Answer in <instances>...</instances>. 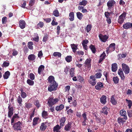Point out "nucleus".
<instances>
[{
  "label": "nucleus",
  "mask_w": 132,
  "mask_h": 132,
  "mask_svg": "<svg viewBox=\"0 0 132 132\" xmlns=\"http://www.w3.org/2000/svg\"><path fill=\"white\" fill-rule=\"evenodd\" d=\"M12 126L14 130L15 131H18L21 130L22 128V123L20 121L13 123Z\"/></svg>",
  "instance_id": "f257e3e1"
},
{
  "label": "nucleus",
  "mask_w": 132,
  "mask_h": 132,
  "mask_svg": "<svg viewBox=\"0 0 132 132\" xmlns=\"http://www.w3.org/2000/svg\"><path fill=\"white\" fill-rule=\"evenodd\" d=\"M92 60L90 58L87 59L84 63V66L87 70L89 71L90 69Z\"/></svg>",
  "instance_id": "f03ea898"
},
{
  "label": "nucleus",
  "mask_w": 132,
  "mask_h": 132,
  "mask_svg": "<svg viewBox=\"0 0 132 132\" xmlns=\"http://www.w3.org/2000/svg\"><path fill=\"white\" fill-rule=\"evenodd\" d=\"M127 13L126 12H124L119 17L118 21V22L120 24H121L123 22L125 19L126 18Z\"/></svg>",
  "instance_id": "7ed1b4c3"
},
{
  "label": "nucleus",
  "mask_w": 132,
  "mask_h": 132,
  "mask_svg": "<svg viewBox=\"0 0 132 132\" xmlns=\"http://www.w3.org/2000/svg\"><path fill=\"white\" fill-rule=\"evenodd\" d=\"M96 79V78H95V75H91L90 76L89 82L92 85L94 86L97 82Z\"/></svg>",
  "instance_id": "20e7f679"
},
{
  "label": "nucleus",
  "mask_w": 132,
  "mask_h": 132,
  "mask_svg": "<svg viewBox=\"0 0 132 132\" xmlns=\"http://www.w3.org/2000/svg\"><path fill=\"white\" fill-rule=\"evenodd\" d=\"M58 85V84L56 82L52 83V84H51L48 87V90L50 92H52L56 90Z\"/></svg>",
  "instance_id": "39448f33"
},
{
  "label": "nucleus",
  "mask_w": 132,
  "mask_h": 132,
  "mask_svg": "<svg viewBox=\"0 0 132 132\" xmlns=\"http://www.w3.org/2000/svg\"><path fill=\"white\" fill-rule=\"evenodd\" d=\"M98 36L100 40L102 42H105L109 38L108 36L106 35H103L101 34L99 35Z\"/></svg>",
  "instance_id": "423d86ee"
},
{
  "label": "nucleus",
  "mask_w": 132,
  "mask_h": 132,
  "mask_svg": "<svg viewBox=\"0 0 132 132\" xmlns=\"http://www.w3.org/2000/svg\"><path fill=\"white\" fill-rule=\"evenodd\" d=\"M122 69L125 74H128L129 72L130 69L128 65L125 63L122 64Z\"/></svg>",
  "instance_id": "0eeeda50"
},
{
  "label": "nucleus",
  "mask_w": 132,
  "mask_h": 132,
  "mask_svg": "<svg viewBox=\"0 0 132 132\" xmlns=\"http://www.w3.org/2000/svg\"><path fill=\"white\" fill-rule=\"evenodd\" d=\"M116 3L115 2L114 0H110L107 3V5L108 7V9L110 10L111 8H112Z\"/></svg>",
  "instance_id": "6e6552de"
},
{
  "label": "nucleus",
  "mask_w": 132,
  "mask_h": 132,
  "mask_svg": "<svg viewBox=\"0 0 132 132\" xmlns=\"http://www.w3.org/2000/svg\"><path fill=\"white\" fill-rule=\"evenodd\" d=\"M11 104H9L8 108L9 112L8 116L9 118H11L13 113V108L11 106Z\"/></svg>",
  "instance_id": "1a4fd4ad"
},
{
  "label": "nucleus",
  "mask_w": 132,
  "mask_h": 132,
  "mask_svg": "<svg viewBox=\"0 0 132 132\" xmlns=\"http://www.w3.org/2000/svg\"><path fill=\"white\" fill-rule=\"evenodd\" d=\"M123 27L124 29H127L131 28L132 29V23L130 22H127L123 25Z\"/></svg>",
  "instance_id": "9d476101"
},
{
  "label": "nucleus",
  "mask_w": 132,
  "mask_h": 132,
  "mask_svg": "<svg viewBox=\"0 0 132 132\" xmlns=\"http://www.w3.org/2000/svg\"><path fill=\"white\" fill-rule=\"evenodd\" d=\"M118 74L120 77L121 79L124 80L125 79V76L123 72L121 69H120L118 71Z\"/></svg>",
  "instance_id": "9b49d317"
},
{
  "label": "nucleus",
  "mask_w": 132,
  "mask_h": 132,
  "mask_svg": "<svg viewBox=\"0 0 132 132\" xmlns=\"http://www.w3.org/2000/svg\"><path fill=\"white\" fill-rule=\"evenodd\" d=\"M120 114V116H123L124 117V119L125 120H127V115L126 112L124 110H122L120 111L119 112Z\"/></svg>",
  "instance_id": "f8f14e48"
},
{
  "label": "nucleus",
  "mask_w": 132,
  "mask_h": 132,
  "mask_svg": "<svg viewBox=\"0 0 132 132\" xmlns=\"http://www.w3.org/2000/svg\"><path fill=\"white\" fill-rule=\"evenodd\" d=\"M116 44L114 43H112L109 45V47H108V49L110 50V52L114 51L115 49Z\"/></svg>",
  "instance_id": "ddd939ff"
},
{
  "label": "nucleus",
  "mask_w": 132,
  "mask_h": 132,
  "mask_svg": "<svg viewBox=\"0 0 132 132\" xmlns=\"http://www.w3.org/2000/svg\"><path fill=\"white\" fill-rule=\"evenodd\" d=\"M103 84L101 82H98L95 86V88L97 90H99L103 87Z\"/></svg>",
  "instance_id": "4468645a"
},
{
  "label": "nucleus",
  "mask_w": 132,
  "mask_h": 132,
  "mask_svg": "<svg viewBox=\"0 0 132 132\" xmlns=\"http://www.w3.org/2000/svg\"><path fill=\"white\" fill-rule=\"evenodd\" d=\"M19 26L21 29L25 28L26 23L25 21L23 20H20L19 21Z\"/></svg>",
  "instance_id": "2eb2a0df"
},
{
  "label": "nucleus",
  "mask_w": 132,
  "mask_h": 132,
  "mask_svg": "<svg viewBox=\"0 0 132 132\" xmlns=\"http://www.w3.org/2000/svg\"><path fill=\"white\" fill-rule=\"evenodd\" d=\"M71 128V122H68L67 124H66L64 127V130L66 131H69Z\"/></svg>",
  "instance_id": "dca6fc26"
},
{
  "label": "nucleus",
  "mask_w": 132,
  "mask_h": 132,
  "mask_svg": "<svg viewBox=\"0 0 132 132\" xmlns=\"http://www.w3.org/2000/svg\"><path fill=\"white\" fill-rule=\"evenodd\" d=\"M71 46L72 50V51L75 53L76 52V50L78 49V45L77 44H71L70 45Z\"/></svg>",
  "instance_id": "f3484780"
},
{
  "label": "nucleus",
  "mask_w": 132,
  "mask_h": 132,
  "mask_svg": "<svg viewBox=\"0 0 132 132\" xmlns=\"http://www.w3.org/2000/svg\"><path fill=\"white\" fill-rule=\"evenodd\" d=\"M66 120L65 117H63L60 120V125L61 126H63L64 125V123Z\"/></svg>",
  "instance_id": "a211bd4d"
},
{
  "label": "nucleus",
  "mask_w": 132,
  "mask_h": 132,
  "mask_svg": "<svg viewBox=\"0 0 132 132\" xmlns=\"http://www.w3.org/2000/svg\"><path fill=\"white\" fill-rule=\"evenodd\" d=\"M124 119V117L123 118H121V117H119L117 119V121L118 122L120 125L122 124V125H123L124 123L125 122H126V121Z\"/></svg>",
  "instance_id": "6ab92c4d"
},
{
  "label": "nucleus",
  "mask_w": 132,
  "mask_h": 132,
  "mask_svg": "<svg viewBox=\"0 0 132 132\" xmlns=\"http://www.w3.org/2000/svg\"><path fill=\"white\" fill-rule=\"evenodd\" d=\"M48 81L49 83L51 84L52 83H56V82L54 80V78L53 76H50L48 78Z\"/></svg>",
  "instance_id": "aec40b11"
},
{
  "label": "nucleus",
  "mask_w": 132,
  "mask_h": 132,
  "mask_svg": "<svg viewBox=\"0 0 132 132\" xmlns=\"http://www.w3.org/2000/svg\"><path fill=\"white\" fill-rule=\"evenodd\" d=\"M106 96L103 95L100 98L101 102L103 104H105L106 102Z\"/></svg>",
  "instance_id": "412c9836"
},
{
  "label": "nucleus",
  "mask_w": 132,
  "mask_h": 132,
  "mask_svg": "<svg viewBox=\"0 0 132 132\" xmlns=\"http://www.w3.org/2000/svg\"><path fill=\"white\" fill-rule=\"evenodd\" d=\"M108 108L106 106H104L102 109V113L104 114L107 115L108 113Z\"/></svg>",
  "instance_id": "4be33fe9"
},
{
  "label": "nucleus",
  "mask_w": 132,
  "mask_h": 132,
  "mask_svg": "<svg viewBox=\"0 0 132 132\" xmlns=\"http://www.w3.org/2000/svg\"><path fill=\"white\" fill-rule=\"evenodd\" d=\"M69 19L70 21H73L74 19V13L73 12H70L69 15Z\"/></svg>",
  "instance_id": "5701e85b"
},
{
  "label": "nucleus",
  "mask_w": 132,
  "mask_h": 132,
  "mask_svg": "<svg viewBox=\"0 0 132 132\" xmlns=\"http://www.w3.org/2000/svg\"><path fill=\"white\" fill-rule=\"evenodd\" d=\"M117 69V64L114 63L112 64V70L113 72L116 71Z\"/></svg>",
  "instance_id": "b1692460"
},
{
  "label": "nucleus",
  "mask_w": 132,
  "mask_h": 132,
  "mask_svg": "<svg viewBox=\"0 0 132 132\" xmlns=\"http://www.w3.org/2000/svg\"><path fill=\"white\" fill-rule=\"evenodd\" d=\"M44 66L43 65H41L38 68V73L39 74H41V72L43 71L44 69Z\"/></svg>",
  "instance_id": "393cba45"
},
{
  "label": "nucleus",
  "mask_w": 132,
  "mask_h": 132,
  "mask_svg": "<svg viewBox=\"0 0 132 132\" xmlns=\"http://www.w3.org/2000/svg\"><path fill=\"white\" fill-rule=\"evenodd\" d=\"M47 104L50 106H51L54 104L53 100V98H49Z\"/></svg>",
  "instance_id": "a878e982"
},
{
  "label": "nucleus",
  "mask_w": 132,
  "mask_h": 132,
  "mask_svg": "<svg viewBox=\"0 0 132 132\" xmlns=\"http://www.w3.org/2000/svg\"><path fill=\"white\" fill-rule=\"evenodd\" d=\"M77 17L78 19L81 20L82 19L83 17V15L80 12H78L76 13Z\"/></svg>",
  "instance_id": "bb28decb"
},
{
  "label": "nucleus",
  "mask_w": 132,
  "mask_h": 132,
  "mask_svg": "<svg viewBox=\"0 0 132 132\" xmlns=\"http://www.w3.org/2000/svg\"><path fill=\"white\" fill-rule=\"evenodd\" d=\"M61 126H59V125H57L53 128V131L54 132H56L59 131L61 128Z\"/></svg>",
  "instance_id": "cd10ccee"
},
{
  "label": "nucleus",
  "mask_w": 132,
  "mask_h": 132,
  "mask_svg": "<svg viewBox=\"0 0 132 132\" xmlns=\"http://www.w3.org/2000/svg\"><path fill=\"white\" fill-rule=\"evenodd\" d=\"M36 58L34 54H31L28 56V59L30 61L34 60Z\"/></svg>",
  "instance_id": "c85d7f7f"
},
{
  "label": "nucleus",
  "mask_w": 132,
  "mask_h": 132,
  "mask_svg": "<svg viewBox=\"0 0 132 132\" xmlns=\"http://www.w3.org/2000/svg\"><path fill=\"white\" fill-rule=\"evenodd\" d=\"M75 68H72L70 69V76L71 77H73L74 76L75 73H74Z\"/></svg>",
  "instance_id": "c756f323"
},
{
  "label": "nucleus",
  "mask_w": 132,
  "mask_h": 132,
  "mask_svg": "<svg viewBox=\"0 0 132 132\" xmlns=\"http://www.w3.org/2000/svg\"><path fill=\"white\" fill-rule=\"evenodd\" d=\"M64 108V105L63 104H61L59 106H57L55 108V109L57 111H59L62 110Z\"/></svg>",
  "instance_id": "7c9ffc66"
},
{
  "label": "nucleus",
  "mask_w": 132,
  "mask_h": 132,
  "mask_svg": "<svg viewBox=\"0 0 132 132\" xmlns=\"http://www.w3.org/2000/svg\"><path fill=\"white\" fill-rule=\"evenodd\" d=\"M110 102L114 105H115L117 104V102L114 98V95H113L111 99Z\"/></svg>",
  "instance_id": "2f4dec72"
},
{
  "label": "nucleus",
  "mask_w": 132,
  "mask_h": 132,
  "mask_svg": "<svg viewBox=\"0 0 132 132\" xmlns=\"http://www.w3.org/2000/svg\"><path fill=\"white\" fill-rule=\"evenodd\" d=\"M10 75V73L9 71H7L3 75V77L5 79H7Z\"/></svg>",
  "instance_id": "473e14b6"
},
{
  "label": "nucleus",
  "mask_w": 132,
  "mask_h": 132,
  "mask_svg": "<svg viewBox=\"0 0 132 132\" xmlns=\"http://www.w3.org/2000/svg\"><path fill=\"white\" fill-rule=\"evenodd\" d=\"M89 47L92 53H95L96 51V49L95 46L92 45H91Z\"/></svg>",
  "instance_id": "72a5a7b5"
},
{
  "label": "nucleus",
  "mask_w": 132,
  "mask_h": 132,
  "mask_svg": "<svg viewBox=\"0 0 132 132\" xmlns=\"http://www.w3.org/2000/svg\"><path fill=\"white\" fill-rule=\"evenodd\" d=\"M17 101L18 102L19 104V106H21L22 105L21 103L22 101V98L20 96H18L17 99Z\"/></svg>",
  "instance_id": "f704fd0d"
},
{
  "label": "nucleus",
  "mask_w": 132,
  "mask_h": 132,
  "mask_svg": "<svg viewBox=\"0 0 132 132\" xmlns=\"http://www.w3.org/2000/svg\"><path fill=\"white\" fill-rule=\"evenodd\" d=\"M33 44V42H29L28 43V46L29 49L30 50H32L33 49L32 45Z\"/></svg>",
  "instance_id": "c9c22d12"
},
{
  "label": "nucleus",
  "mask_w": 132,
  "mask_h": 132,
  "mask_svg": "<svg viewBox=\"0 0 132 132\" xmlns=\"http://www.w3.org/2000/svg\"><path fill=\"white\" fill-rule=\"evenodd\" d=\"M46 128V126L44 123H42L40 127V129L41 130H44Z\"/></svg>",
  "instance_id": "e433bc0d"
},
{
  "label": "nucleus",
  "mask_w": 132,
  "mask_h": 132,
  "mask_svg": "<svg viewBox=\"0 0 132 132\" xmlns=\"http://www.w3.org/2000/svg\"><path fill=\"white\" fill-rule=\"evenodd\" d=\"M53 15L56 17H57L59 16V13L57 10H55L53 12Z\"/></svg>",
  "instance_id": "4c0bfd02"
},
{
  "label": "nucleus",
  "mask_w": 132,
  "mask_h": 132,
  "mask_svg": "<svg viewBox=\"0 0 132 132\" xmlns=\"http://www.w3.org/2000/svg\"><path fill=\"white\" fill-rule=\"evenodd\" d=\"M92 25L91 24H89L87 25L86 28V31L87 32H89L92 28Z\"/></svg>",
  "instance_id": "58836bf2"
},
{
  "label": "nucleus",
  "mask_w": 132,
  "mask_h": 132,
  "mask_svg": "<svg viewBox=\"0 0 132 132\" xmlns=\"http://www.w3.org/2000/svg\"><path fill=\"white\" fill-rule=\"evenodd\" d=\"M65 60L68 62H69L72 60V56H68L65 58Z\"/></svg>",
  "instance_id": "ea45409f"
},
{
  "label": "nucleus",
  "mask_w": 132,
  "mask_h": 132,
  "mask_svg": "<svg viewBox=\"0 0 132 132\" xmlns=\"http://www.w3.org/2000/svg\"><path fill=\"white\" fill-rule=\"evenodd\" d=\"M126 101L127 102V104H128V106L129 108L130 109L131 107L132 106V101L130 100H128L127 99H126Z\"/></svg>",
  "instance_id": "a19ab883"
},
{
  "label": "nucleus",
  "mask_w": 132,
  "mask_h": 132,
  "mask_svg": "<svg viewBox=\"0 0 132 132\" xmlns=\"http://www.w3.org/2000/svg\"><path fill=\"white\" fill-rule=\"evenodd\" d=\"M113 80L115 84H117L119 82V79L117 76L113 77Z\"/></svg>",
  "instance_id": "79ce46f5"
},
{
  "label": "nucleus",
  "mask_w": 132,
  "mask_h": 132,
  "mask_svg": "<svg viewBox=\"0 0 132 132\" xmlns=\"http://www.w3.org/2000/svg\"><path fill=\"white\" fill-rule=\"evenodd\" d=\"M87 2L86 0H83L81 2H80L79 3V4L80 5L85 6L87 4Z\"/></svg>",
  "instance_id": "37998d69"
},
{
  "label": "nucleus",
  "mask_w": 132,
  "mask_h": 132,
  "mask_svg": "<svg viewBox=\"0 0 132 132\" xmlns=\"http://www.w3.org/2000/svg\"><path fill=\"white\" fill-rule=\"evenodd\" d=\"M38 120V118L36 117L33 120V125L35 126L36 125L37 123Z\"/></svg>",
  "instance_id": "c03bdc74"
},
{
  "label": "nucleus",
  "mask_w": 132,
  "mask_h": 132,
  "mask_svg": "<svg viewBox=\"0 0 132 132\" xmlns=\"http://www.w3.org/2000/svg\"><path fill=\"white\" fill-rule=\"evenodd\" d=\"M21 92V96L23 98H25L26 97V93L24 92L22 89L20 90Z\"/></svg>",
  "instance_id": "a18cd8bd"
},
{
  "label": "nucleus",
  "mask_w": 132,
  "mask_h": 132,
  "mask_svg": "<svg viewBox=\"0 0 132 132\" xmlns=\"http://www.w3.org/2000/svg\"><path fill=\"white\" fill-rule=\"evenodd\" d=\"M27 83L30 85L32 86L34 84V82L33 81L29 79H28L27 80Z\"/></svg>",
  "instance_id": "49530a36"
},
{
  "label": "nucleus",
  "mask_w": 132,
  "mask_h": 132,
  "mask_svg": "<svg viewBox=\"0 0 132 132\" xmlns=\"http://www.w3.org/2000/svg\"><path fill=\"white\" fill-rule=\"evenodd\" d=\"M25 107V108L29 109L32 107V104L30 103H26Z\"/></svg>",
  "instance_id": "de8ad7c7"
},
{
  "label": "nucleus",
  "mask_w": 132,
  "mask_h": 132,
  "mask_svg": "<svg viewBox=\"0 0 132 132\" xmlns=\"http://www.w3.org/2000/svg\"><path fill=\"white\" fill-rule=\"evenodd\" d=\"M44 24V23L43 22H39L37 24V28H39V27L41 28H42Z\"/></svg>",
  "instance_id": "09e8293b"
},
{
  "label": "nucleus",
  "mask_w": 132,
  "mask_h": 132,
  "mask_svg": "<svg viewBox=\"0 0 132 132\" xmlns=\"http://www.w3.org/2000/svg\"><path fill=\"white\" fill-rule=\"evenodd\" d=\"M53 55L55 56H58L59 57H61V54L59 52H55L53 54Z\"/></svg>",
  "instance_id": "8fccbe9b"
},
{
  "label": "nucleus",
  "mask_w": 132,
  "mask_h": 132,
  "mask_svg": "<svg viewBox=\"0 0 132 132\" xmlns=\"http://www.w3.org/2000/svg\"><path fill=\"white\" fill-rule=\"evenodd\" d=\"M95 75L96 76L95 78H96V79L100 78H101L102 76V74L100 72H97L96 73Z\"/></svg>",
  "instance_id": "3c124183"
},
{
  "label": "nucleus",
  "mask_w": 132,
  "mask_h": 132,
  "mask_svg": "<svg viewBox=\"0 0 132 132\" xmlns=\"http://www.w3.org/2000/svg\"><path fill=\"white\" fill-rule=\"evenodd\" d=\"M127 112L128 117L129 118H131L132 117V111L130 110H127Z\"/></svg>",
  "instance_id": "603ef678"
},
{
  "label": "nucleus",
  "mask_w": 132,
  "mask_h": 132,
  "mask_svg": "<svg viewBox=\"0 0 132 132\" xmlns=\"http://www.w3.org/2000/svg\"><path fill=\"white\" fill-rule=\"evenodd\" d=\"M48 115V113L47 112L45 111H43L42 113V115L43 117H46Z\"/></svg>",
  "instance_id": "864d4df0"
},
{
  "label": "nucleus",
  "mask_w": 132,
  "mask_h": 132,
  "mask_svg": "<svg viewBox=\"0 0 132 132\" xmlns=\"http://www.w3.org/2000/svg\"><path fill=\"white\" fill-rule=\"evenodd\" d=\"M7 18L6 17H4L2 18V21L3 24H5L7 21Z\"/></svg>",
  "instance_id": "5fc2aeb1"
},
{
  "label": "nucleus",
  "mask_w": 132,
  "mask_h": 132,
  "mask_svg": "<svg viewBox=\"0 0 132 132\" xmlns=\"http://www.w3.org/2000/svg\"><path fill=\"white\" fill-rule=\"evenodd\" d=\"M30 78L31 80H33L35 79V75L32 73H30L29 74Z\"/></svg>",
  "instance_id": "6e6d98bb"
},
{
  "label": "nucleus",
  "mask_w": 132,
  "mask_h": 132,
  "mask_svg": "<svg viewBox=\"0 0 132 132\" xmlns=\"http://www.w3.org/2000/svg\"><path fill=\"white\" fill-rule=\"evenodd\" d=\"M77 54L79 56H82L84 55V52L83 51H79L77 52Z\"/></svg>",
  "instance_id": "4d7b16f0"
},
{
  "label": "nucleus",
  "mask_w": 132,
  "mask_h": 132,
  "mask_svg": "<svg viewBox=\"0 0 132 132\" xmlns=\"http://www.w3.org/2000/svg\"><path fill=\"white\" fill-rule=\"evenodd\" d=\"M73 111L71 109H69L67 111V113L69 115H71L72 113H73Z\"/></svg>",
  "instance_id": "13d9d810"
},
{
  "label": "nucleus",
  "mask_w": 132,
  "mask_h": 132,
  "mask_svg": "<svg viewBox=\"0 0 132 132\" xmlns=\"http://www.w3.org/2000/svg\"><path fill=\"white\" fill-rule=\"evenodd\" d=\"M35 104L36 105V106L38 107V108H39L40 106V104L39 103V101H36L35 103Z\"/></svg>",
  "instance_id": "bf43d9fd"
},
{
  "label": "nucleus",
  "mask_w": 132,
  "mask_h": 132,
  "mask_svg": "<svg viewBox=\"0 0 132 132\" xmlns=\"http://www.w3.org/2000/svg\"><path fill=\"white\" fill-rule=\"evenodd\" d=\"M88 42V40L87 39H84V40L82 42V45H86Z\"/></svg>",
  "instance_id": "052dcab7"
},
{
  "label": "nucleus",
  "mask_w": 132,
  "mask_h": 132,
  "mask_svg": "<svg viewBox=\"0 0 132 132\" xmlns=\"http://www.w3.org/2000/svg\"><path fill=\"white\" fill-rule=\"evenodd\" d=\"M9 64V63L8 62H4L2 66H3L4 67H6L8 66Z\"/></svg>",
  "instance_id": "680f3d73"
},
{
  "label": "nucleus",
  "mask_w": 132,
  "mask_h": 132,
  "mask_svg": "<svg viewBox=\"0 0 132 132\" xmlns=\"http://www.w3.org/2000/svg\"><path fill=\"white\" fill-rule=\"evenodd\" d=\"M43 54L41 51H40L38 53V56L40 58H41L43 56Z\"/></svg>",
  "instance_id": "e2e57ef3"
},
{
  "label": "nucleus",
  "mask_w": 132,
  "mask_h": 132,
  "mask_svg": "<svg viewBox=\"0 0 132 132\" xmlns=\"http://www.w3.org/2000/svg\"><path fill=\"white\" fill-rule=\"evenodd\" d=\"M105 15L107 18H109L110 16V13L108 12H105L104 13Z\"/></svg>",
  "instance_id": "0e129e2a"
},
{
  "label": "nucleus",
  "mask_w": 132,
  "mask_h": 132,
  "mask_svg": "<svg viewBox=\"0 0 132 132\" xmlns=\"http://www.w3.org/2000/svg\"><path fill=\"white\" fill-rule=\"evenodd\" d=\"M51 24L53 26H56L57 25L58 23L57 22H55L54 20H53L51 23Z\"/></svg>",
  "instance_id": "69168bd1"
},
{
  "label": "nucleus",
  "mask_w": 132,
  "mask_h": 132,
  "mask_svg": "<svg viewBox=\"0 0 132 132\" xmlns=\"http://www.w3.org/2000/svg\"><path fill=\"white\" fill-rule=\"evenodd\" d=\"M83 118L84 119H87V114L85 112L83 113L82 115Z\"/></svg>",
  "instance_id": "338daca9"
},
{
  "label": "nucleus",
  "mask_w": 132,
  "mask_h": 132,
  "mask_svg": "<svg viewBox=\"0 0 132 132\" xmlns=\"http://www.w3.org/2000/svg\"><path fill=\"white\" fill-rule=\"evenodd\" d=\"M18 54L17 51L15 50H13V51L12 54L13 56H15Z\"/></svg>",
  "instance_id": "774afa93"
}]
</instances>
